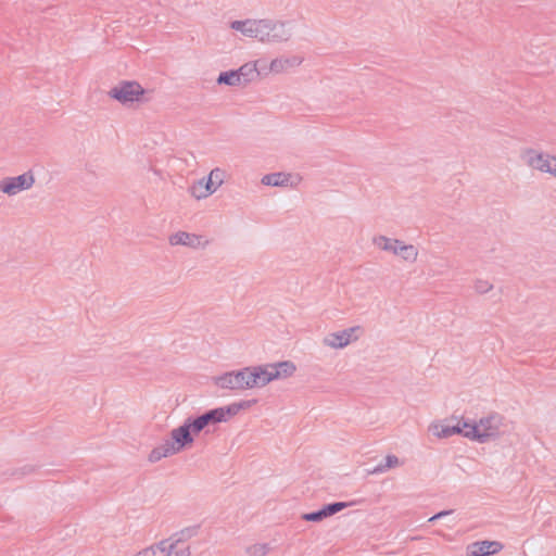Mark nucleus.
<instances>
[{"label": "nucleus", "instance_id": "27", "mask_svg": "<svg viewBox=\"0 0 556 556\" xmlns=\"http://www.w3.org/2000/svg\"><path fill=\"white\" fill-rule=\"evenodd\" d=\"M473 288L476 292L485 294L493 289V285L486 279H477L475 281Z\"/></svg>", "mask_w": 556, "mask_h": 556}, {"label": "nucleus", "instance_id": "13", "mask_svg": "<svg viewBox=\"0 0 556 556\" xmlns=\"http://www.w3.org/2000/svg\"><path fill=\"white\" fill-rule=\"evenodd\" d=\"M504 545L498 541H477L467 546V556H490L500 553Z\"/></svg>", "mask_w": 556, "mask_h": 556}, {"label": "nucleus", "instance_id": "1", "mask_svg": "<svg viewBox=\"0 0 556 556\" xmlns=\"http://www.w3.org/2000/svg\"><path fill=\"white\" fill-rule=\"evenodd\" d=\"M296 370L290 361L247 366L237 370L226 371L214 377V384L231 392L264 388L274 380L291 377Z\"/></svg>", "mask_w": 556, "mask_h": 556}, {"label": "nucleus", "instance_id": "3", "mask_svg": "<svg viewBox=\"0 0 556 556\" xmlns=\"http://www.w3.org/2000/svg\"><path fill=\"white\" fill-rule=\"evenodd\" d=\"M193 427L187 418L182 425L170 430L167 439L151 450L148 460L155 464L163 458L172 457L192 446L194 443Z\"/></svg>", "mask_w": 556, "mask_h": 556}, {"label": "nucleus", "instance_id": "22", "mask_svg": "<svg viewBox=\"0 0 556 556\" xmlns=\"http://www.w3.org/2000/svg\"><path fill=\"white\" fill-rule=\"evenodd\" d=\"M166 549L164 547V539L151 544L148 547L142 548L138 553H136L134 556H166Z\"/></svg>", "mask_w": 556, "mask_h": 556}, {"label": "nucleus", "instance_id": "10", "mask_svg": "<svg viewBox=\"0 0 556 556\" xmlns=\"http://www.w3.org/2000/svg\"><path fill=\"white\" fill-rule=\"evenodd\" d=\"M170 245H182L193 250L205 249L211 244V240L199 233H192L187 231H176L168 237Z\"/></svg>", "mask_w": 556, "mask_h": 556}, {"label": "nucleus", "instance_id": "5", "mask_svg": "<svg viewBox=\"0 0 556 556\" xmlns=\"http://www.w3.org/2000/svg\"><path fill=\"white\" fill-rule=\"evenodd\" d=\"M503 417L497 414L480 418L478 421H470L468 440L485 443L501 437Z\"/></svg>", "mask_w": 556, "mask_h": 556}, {"label": "nucleus", "instance_id": "30", "mask_svg": "<svg viewBox=\"0 0 556 556\" xmlns=\"http://www.w3.org/2000/svg\"><path fill=\"white\" fill-rule=\"evenodd\" d=\"M0 193L4 194V187H3V184L1 180H0Z\"/></svg>", "mask_w": 556, "mask_h": 556}, {"label": "nucleus", "instance_id": "12", "mask_svg": "<svg viewBox=\"0 0 556 556\" xmlns=\"http://www.w3.org/2000/svg\"><path fill=\"white\" fill-rule=\"evenodd\" d=\"M303 58L299 55L279 56L269 63L267 68H264V74H281L288 72L290 68L301 65Z\"/></svg>", "mask_w": 556, "mask_h": 556}, {"label": "nucleus", "instance_id": "21", "mask_svg": "<svg viewBox=\"0 0 556 556\" xmlns=\"http://www.w3.org/2000/svg\"><path fill=\"white\" fill-rule=\"evenodd\" d=\"M429 431L438 439H446L452 437L451 425L444 421H435L429 426Z\"/></svg>", "mask_w": 556, "mask_h": 556}, {"label": "nucleus", "instance_id": "29", "mask_svg": "<svg viewBox=\"0 0 556 556\" xmlns=\"http://www.w3.org/2000/svg\"><path fill=\"white\" fill-rule=\"evenodd\" d=\"M453 511L454 510H452V509H450V510H442V511L435 514L434 516H432L431 518H429L428 522H433V521H435L438 519H441V518H443L445 516H448V515L453 514Z\"/></svg>", "mask_w": 556, "mask_h": 556}, {"label": "nucleus", "instance_id": "2", "mask_svg": "<svg viewBox=\"0 0 556 556\" xmlns=\"http://www.w3.org/2000/svg\"><path fill=\"white\" fill-rule=\"evenodd\" d=\"M228 26L240 39L261 43H283L292 36L286 22L269 17L233 20Z\"/></svg>", "mask_w": 556, "mask_h": 556}, {"label": "nucleus", "instance_id": "24", "mask_svg": "<svg viewBox=\"0 0 556 556\" xmlns=\"http://www.w3.org/2000/svg\"><path fill=\"white\" fill-rule=\"evenodd\" d=\"M394 240L395 238H390L383 235H377L372 238V244L381 251L391 253Z\"/></svg>", "mask_w": 556, "mask_h": 556}, {"label": "nucleus", "instance_id": "28", "mask_svg": "<svg viewBox=\"0 0 556 556\" xmlns=\"http://www.w3.org/2000/svg\"><path fill=\"white\" fill-rule=\"evenodd\" d=\"M404 243H405L404 241H402L400 239H395L390 254H392L394 256H399L400 251L402 250V247L404 245Z\"/></svg>", "mask_w": 556, "mask_h": 556}, {"label": "nucleus", "instance_id": "16", "mask_svg": "<svg viewBox=\"0 0 556 556\" xmlns=\"http://www.w3.org/2000/svg\"><path fill=\"white\" fill-rule=\"evenodd\" d=\"M258 64L260 61L248 62L241 65L238 70H235L243 87L253 81L261 73L264 74V67L258 70Z\"/></svg>", "mask_w": 556, "mask_h": 556}, {"label": "nucleus", "instance_id": "4", "mask_svg": "<svg viewBox=\"0 0 556 556\" xmlns=\"http://www.w3.org/2000/svg\"><path fill=\"white\" fill-rule=\"evenodd\" d=\"M256 400H242L239 402L231 403L227 406L211 409L194 419H188L190 421V426L193 427V433L198 434L210 425H216L228 421L229 419L238 415L241 410H247L251 408L253 405L256 404Z\"/></svg>", "mask_w": 556, "mask_h": 556}, {"label": "nucleus", "instance_id": "26", "mask_svg": "<svg viewBox=\"0 0 556 556\" xmlns=\"http://www.w3.org/2000/svg\"><path fill=\"white\" fill-rule=\"evenodd\" d=\"M451 429L452 437L455 434H460L468 439L470 432V420L459 419L456 425H451Z\"/></svg>", "mask_w": 556, "mask_h": 556}, {"label": "nucleus", "instance_id": "8", "mask_svg": "<svg viewBox=\"0 0 556 556\" xmlns=\"http://www.w3.org/2000/svg\"><path fill=\"white\" fill-rule=\"evenodd\" d=\"M109 97L116 100L123 105H129L139 102L144 94L143 87L134 80H123L113 86L109 92Z\"/></svg>", "mask_w": 556, "mask_h": 556}, {"label": "nucleus", "instance_id": "14", "mask_svg": "<svg viewBox=\"0 0 556 556\" xmlns=\"http://www.w3.org/2000/svg\"><path fill=\"white\" fill-rule=\"evenodd\" d=\"M348 506H350V504L345 503V502L331 503V504L324 506L318 511L303 514L302 519H304L306 521H312V522H319V521L341 511L342 509L346 508Z\"/></svg>", "mask_w": 556, "mask_h": 556}, {"label": "nucleus", "instance_id": "11", "mask_svg": "<svg viewBox=\"0 0 556 556\" xmlns=\"http://www.w3.org/2000/svg\"><path fill=\"white\" fill-rule=\"evenodd\" d=\"M301 181L302 177L300 175H293L285 172L266 174L261 179V182L264 186L290 188H296Z\"/></svg>", "mask_w": 556, "mask_h": 556}, {"label": "nucleus", "instance_id": "18", "mask_svg": "<svg viewBox=\"0 0 556 556\" xmlns=\"http://www.w3.org/2000/svg\"><path fill=\"white\" fill-rule=\"evenodd\" d=\"M404 462L401 460L396 455L389 454L386 456L384 462L378 464L372 470L371 473L378 475V473H384L390 469L397 468L400 466H403Z\"/></svg>", "mask_w": 556, "mask_h": 556}, {"label": "nucleus", "instance_id": "9", "mask_svg": "<svg viewBox=\"0 0 556 556\" xmlns=\"http://www.w3.org/2000/svg\"><path fill=\"white\" fill-rule=\"evenodd\" d=\"M1 181L4 187V194L13 198L21 192L30 190L36 182V177L33 170H27L17 176L4 177Z\"/></svg>", "mask_w": 556, "mask_h": 556}, {"label": "nucleus", "instance_id": "20", "mask_svg": "<svg viewBox=\"0 0 556 556\" xmlns=\"http://www.w3.org/2000/svg\"><path fill=\"white\" fill-rule=\"evenodd\" d=\"M189 192L197 200H203L213 194L212 190L207 188L204 178L193 182L189 189Z\"/></svg>", "mask_w": 556, "mask_h": 556}, {"label": "nucleus", "instance_id": "7", "mask_svg": "<svg viewBox=\"0 0 556 556\" xmlns=\"http://www.w3.org/2000/svg\"><path fill=\"white\" fill-rule=\"evenodd\" d=\"M364 333V328L356 325L327 333L323 338L321 343L324 346L331 350H343L356 343Z\"/></svg>", "mask_w": 556, "mask_h": 556}, {"label": "nucleus", "instance_id": "6", "mask_svg": "<svg viewBox=\"0 0 556 556\" xmlns=\"http://www.w3.org/2000/svg\"><path fill=\"white\" fill-rule=\"evenodd\" d=\"M521 159L531 169L556 178V155L533 148H527L522 151Z\"/></svg>", "mask_w": 556, "mask_h": 556}, {"label": "nucleus", "instance_id": "19", "mask_svg": "<svg viewBox=\"0 0 556 556\" xmlns=\"http://www.w3.org/2000/svg\"><path fill=\"white\" fill-rule=\"evenodd\" d=\"M216 83L218 85H226L229 87H243L235 70L222 72L218 75Z\"/></svg>", "mask_w": 556, "mask_h": 556}, {"label": "nucleus", "instance_id": "15", "mask_svg": "<svg viewBox=\"0 0 556 556\" xmlns=\"http://www.w3.org/2000/svg\"><path fill=\"white\" fill-rule=\"evenodd\" d=\"M164 547L166 556H191L190 546L176 535L164 539Z\"/></svg>", "mask_w": 556, "mask_h": 556}, {"label": "nucleus", "instance_id": "25", "mask_svg": "<svg viewBox=\"0 0 556 556\" xmlns=\"http://www.w3.org/2000/svg\"><path fill=\"white\" fill-rule=\"evenodd\" d=\"M271 551L268 543H255L247 547L248 556H267Z\"/></svg>", "mask_w": 556, "mask_h": 556}, {"label": "nucleus", "instance_id": "23", "mask_svg": "<svg viewBox=\"0 0 556 556\" xmlns=\"http://www.w3.org/2000/svg\"><path fill=\"white\" fill-rule=\"evenodd\" d=\"M418 256L419 251L417 247H415L414 244L404 243L397 257H400L402 261L406 263L413 264L418 260Z\"/></svg>", "mask_w": 556, "mask_h": 556}, {"label": "nucleus", "instance_id": "17", "mask_svg": "<svg viewBox=\"0 0 556 556\" xmlns=\"http://www.w3.org/2000/svg\"><path fill=\"white\" fill-rule=\"evenodd\" d=\"M226 175L227 174L225 169L220 167H215L210 172L207 178H204V181L207 188L212 190V193H215L218 190V188L223 186V184L225 182Z\"/></svg>", "mask_w": 556, "mask_h": 556}]
</instances>
